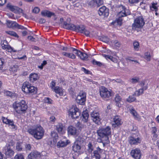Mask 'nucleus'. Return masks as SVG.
Returning <instances> with one entry per match:
<instances>
[{
    "mask_svg": "<svg viewBox=\"0 0 159 159\" xmlns=\"http://www.w3.org/2000/svg\"><path fill=\"white\" fill-rule=\"evenodd\" d=\"M75 142L82 145L84 143V139L81 136H78Z\"/></svg>",
    "mask_w": 159,
    "mask_h": 159,
    "instance_id": "nucleus-30",
    "label": "nucleus"
},
{
    "mask_svg": "<svg viewBox=\"0 0 159 159\" xmlns=\"http://www.w3.org/2000/svg\"><path fill=\"white\" fill-rule=\"evenodd\" d=\"M131 156L135 159H140L141 153L139 149H135L132 150L130 152Z\"/></svg>",
    "mask_w": 159,
    "mask_h": 159,
    "instance_id": "nucleus-16",
    "label": "nucleus"
},
{
    "mask_svg": "<svg viewBox=\"0 0 159 159\" xmlns=\"http://www.w3.org/2000/svg\"><path fill=\"white\" fill-rule=\"evenodd\" d=\"M130 112L133 115V116L135 117L138 118V115L135 110L134 108L132 107L130 109Z\"/></svg>",
    "mask_w": 159,
    "mask_h": 159,
    "instance_id": "nucleus-41",
    "label": "nucleus"
},
{
    "mask_svg": "<svg viewBox=\"0 0 159 159\" xmlns=\"http://www.w3.org/2000/svg\"><path fill=\"white\" fill-rule=\"evenodd\" d=\"M129 96L127 99V101L129 102H133L136 100V98L134 97V95Z\"/></svg>",
    "mask_w": 159,
    "mask_h": 159,
    "instance_id": "nucleus-46",
    "label": "nucleus"
},
{
    "mask_svg": "<svg viewBox=\"0 0 159 159\" xmlns=\"http://www.w3.org/2000/svg\"><path fill=\"white\" fill-rule=\"evenodd\" d=\"M56 129L59 133L63 134L65 132L64 127L61 123H58L56 125Z\"/></svg>",
    "mask_w": 159,
    "mask_h": 159,
    "instance_id": "nucleus-18",
    "label": "nucleus"
},
{
    "mask_svg": "<svg viewBox=\"0 0 159 159\" xmlns=\"http://www.w3.org/2000/svg\"><path fill=\"white\" fill-rule=\"evenodd\" d=\"M152 134L154 139H155L157 137V135L156 132L157 131V129L156 127H154L152 128Z\"/></svg>",
    "mask_w": 159,
    "mask_h": 159,
    "instance_id": "nucleus-34",
    "label": "nucleus"
},
{
    "mask_svg": "<svg viewBox=\"0 0 159 159\" xmlns=\"http://www.w3.org/2000/svg\"><path fill=\"white\" fill-rule=\"evenodd\" d=\"M2 120L3 122L6 124H7L8 123V121L10 120L8 119L7 118L3 117H2Z\"/></svg>",
    "mask_w": 159,
    "mask_h": 159,
    "instance_id": "nucleus-56",
    "label": "nucleus"
},
{
    "mask_svg": "<svg viewBox=\"0 0 159 159\" xmlns=\"http://www.w3.org/2000/svg\"><path fill=\"white\" fill-rule=\"evenodd\" d=\"M100 40L102 42L108 43L109 42V39L106 36L102 37Z\"/></svg>",
    "mask_w": 159,
    "mask_h": 159,
    "instance_id": "nucleus-49",
    "label": "nucleus"
},
{
    "mask_svg": "<svg viewBox=\"0 0 159 159\" xmlns=\"http://www.w3.org/2000/svg\"><path fill=\"white\" fill-rule=\"evenodd\" d=\"M40 153L37 151H32L28 156V159H36L38 157H39Z\"/></svg>",
    "mask_w": 159,
    "mask_h": 159,
    "instance_id": "nucleus-20",
    "label": "nucleus"
},
{
    "mask_svg": "<svg viewBox=\"0 0 159 159\" xmlns=\"http://www.w3.org/2000/svg\"><path fill=\"white\" fill-rule=\"evenodd\" d=\"M157 5V3H152L150 7L152 10H155V12H156L158 10Z\"/></svg>",
    "mask_w": 159,
    "mask_h": 159,
    "instance_id": "nucleus-43",
    "label": "nucleus"
},
{
    "mask_svg": "<svg viewBox=\"0 0 159 159\" xmlns=\"http://www.w3.org/2000/svg\"><path fill=\"white\" fill-rule=\"evenodd\" d=\"M119 8L121 11L118 13V18L116 20V22H116L118 25H121L122 21L121 18L129 15L130 13L129 12L128 10L126 9L125 7L122 5H120Z\"/></svg>",
    "mask_w": 159,
    "mask_h": 159,
    "instance_id": "nucleus-4",
    "label": "nucleus"
},
{
    "mask_svg": "<svg viewBox=\"0 0 159 159\" xmlns=\"http://www.w3.org/2000/svg\"><path fill=\"white\" fill-rule=\"evenodd\" d=\"M143 93V90L140 89L136 91L135 92L134 95L138 96Z\"/></svg>",
    "mask_w": 159,
    "mask_h": 159,
    "instance_id": "nucleus-50",
    "label": "nucleus"
},
{
    "mask_svg": "<svg viewBox=\"0 0 159 159\" xmlns=\"http://www.w3.org/2000/svg\"><path fill=\"white\" fill-rule=\"evenodd\" d=\"M111 43L116 48H120L121 46L120 43L117 40H112Z\"/></svg>",
    "mask_w": 159,
    "mask_h": 159,
    "instance_id": "nucleus-40",
    "label": "nucleus"
},
{
    "mask_svg": "<svg viewBox=\"0 0 159 159\" xmlns=\"http://www.w3.org/2000/svg\"><path fill=\"white\" fill-rule=\"evenodd\" d=\"M100 96L103 98H109L111 96L110 91L103 86H101L99 89Z\"/></svg>",
    "mask_w": 159,
    "mask_h": 159,
    "instance_id": "nucleus-10",
    "label": "nucleus"
},
{
    "mask_svg": "<svg viewBox=\"0 0 159 159\" xmlns=\"http://www.w3.org/2000/svg\"><path fill=\"white\" fill-rule=\"evenodd\" d=\"M92 63L93 65H97L99 66H100L103 65V64L102 63L99 61H97L95 59L93 60Z\"/></svg>",
    "mask_w": 159,
    "mask_h": 159,
    "instance_id": "nucleus-51",
    "label": "nucleus"
},
{
    "mask_svg": "<svg viewBox=\"0 0 159 159\" xmlns=\"http://www.w3.org/2000/svg\"><path fill=\"white\" fill-rule=\"evenodd\" d=\"M78 51V50L75 48L71 47H70L69 52H73L75 54Z\"/></svg>",
    "mask_w": 159,
    "mask_h": 159,
    "instance_id": "nucleus-57",
    "label": "nucleus"
},
{
    "mask_svg": "<svg viewBox=\"0 0 159 159\" xmlns=\"http://www.w3.org/2000/svg\"><path fill=\"white\" fill-rule=\"evenodd\" d=\"M13 106L16 112L19 114L22 113L27 108V106L25 101L23 100L16 102L13 103Z\"/></svg>",
    "mask_w": 159,
    "mask_h": 159,
    "instance_id": "nucleus-3",
    "label": "nucleus"
},
{
    "mask_svg": "<svg viewBox=\"0 0 159 159\" xmlns=\"http://www.w3.org/2000/svg\"><path fill=\"white\" fill-rule=\"evenodd\" d=\"M54 92L60 96H62L63 95V92L62 89L59 87H55L54 88Z\"/></svg>",
    "mask_w": 159,
    "mask_h": 159,
    "instance_id": "nucleus-27",
    "label": "nucleus"
},
{
    "mask_svg": "<svg viewBox=\"0 0 159 159\" xmlns=\"http://www.w3.org/2000/svg\"><path fill=\"white\" fill-rule=\"evenodd\" d=\"M67 131L69 134L71 135H75L77 133V129L75 127L70 126L68 128Z\"/></svg>",
    "mask_w": 159,
    "mask_h": 159,
    "instance_id": "nucleus-23",
    "label": "nucleus"
},
{
    "mask_svg": "<svg viewBox=\"0 0 159 159\" xmlns=\"http://www.w3.org/2000/svg\"><path fill=\"white\" fill-rule=\"evenodd\" d=\"M1 44L2 48L3 49H6L7 51L10 52H14L16 50L13 49L10 46L7 45V43L6 40H3L1 42Z\"/></svg>",
    "mask_w": 159,
    "mask_h": 159,
    "instance_id": "nucleus-14",
    "label": "nucleus"
},
{
    "mask_svg": "<svg viewBox=\"0 0 159 159\" xmlns=\"http://www.w3.org/2000/svg\"><path fill=\"white\" fill-rule=\"evenodd\" d=\"M139 77H135L130 79V81L132 84H135L139 82Z\"/></svg>",
    "mask_w": 159,
    "mask_h": 159,
    "instance_id": "nucleus-38",
    "label": "nucleus"
},
{
    "mask_svg": "<svg viewBox=\"0 0 159 159\" xmlns=\"http://www.w3.org/2000/svg\"><path fill=\"white\" fill-rule=\"evenodd\" d=\"M133 46L134 49L136 51H138L139 48V43L136 41H134L133 43Z\"/></svg>",
    "mask_w": 159,
    "mask_h": 159,
    "instance_id": "nucleus-37",
    "label": "nucleus"
},
{
    "mask_svg": "<svg viewBox=\"0 0 159 159\" xmlns=\"http://www.w3.org/2000/svg\"><path fill=\"white\" fill-rule=\"evenodd\" d=\"M75 31L84 34L87 36H89V31L85 29V27L83 25H76Z\"/></svg>",
    "mask_w": 159,
    "mask_h": 159,
    "instance_id": "nucleus-11",
    "label": "nucleus"
},
{
    "mask_svg": "<svg viewBox=\"0 0 159 159\" xmlns=\"http://www.w3.org/2000/svg\"><path fill=\"white\" fill-rule=\"evenodd\" d=\"M102 56L107 59H109L111 60V58H112V56L108 55H107L105 54H102Z\"/></svg>",
    "mask_w": 159,
    "mask_h": 159,
    "instance_id": "nucleus-58",
    "label": "nucleus"
},
{
    "mask_svg": "<svg viewBox=\"0 0 159 159\" xmlns=\"http://www.w3.org/2000/svg\"><path fill=\"white\" fill-rule=\"evenodd\" d=\"M16 148L17 151H21L22 150V148L20 143H17L16 144Z\"/></svg>",
    "mask_w": 159,
    "mask_h": 159,
    "instance_id": "nucleus-54",
    "label": "nucleus"
},
{
    "mask_svg": "<svg viewBox=\"0 0 159 159\" xmlns=\"http://www.w3.org/2000/svg\"><path fill=\"white\" fill-rule=\"evenodd\" d=\"M91 117L92 120L93 122L97 125H99L101 123V118L98 112L93 111L91 114Z\"/></svg>",
    "mask_w": 159,
    "mask_h": 159,
    "instance_id": "nucleus-12",
    "label": "nucleus"
},
{
    "mask_svg": "<svg viewBox=\"0 0 159 159\" xmlns=\"http://www.w3.org/2000/svg\"><path fill=\"white\" fill-rule=\"evenodd\" d=\"M5 32L7 34L11 36L17 38L18 37V36L17 34L14 31L9 30L6 31Z\"/></svg>",
    "mask_w": 159,
    "mask_h": 159,
    "instance_id": "nucleus-36",
    "label": "nucleus"
},
{
    "mask_svg": "<svg viewBox=\"0 0 159 159\" xmlns=\"http://www.w3.org/2000/svg\"><path fill=\"white\" fill-rule=\"evenodd\" d=\"M41 14L43 16H47L48 17H50L54 15V13L48 11L44 10L41 12Z\"/></svg>",
    "mask_w": 159,
    "mask_h": 159,
    "instance_id": "nucleus-26",
    "label": "nucleus"
},
{
    "mask_svg": "<svg viewBox=\"0 0 159 159\" xmlns=\"http://www.w3.org/2000/svg\"><path fill=\"white\" fill-rule=\"evenodd\" d=\"M82 146V145L75 142L72 146V149L75 152H78L80 151Z\"/></svg>",
    "mask_w": 159,
    "mask_h": 159,
    "instance_id": "nucleus-22",
    "label": "nucleus"
},
{
    "mask_svg": "<svg viewBox=\"0 0 159 159\" xmlns=\"http://www.w3.org/2000/svg\"><path fill=\"white\" fill-rule=\"evenodd\" d=\"M7 7L10 11L15 13H22L23 10L18 7L12 5L11 4L8 3L7 5Z\"/></svg>",
    "mask_w": 159,
    "mask_h": 159,
    "instance_id": "nucleus-13",
    "label": "nucleus"
},
{
    "mask_svg": "<svg viewBox=\"0 0 159 159\" xmlns=\"http://www.w3.org/2000/svg\"><path fill=\"white\" fill-rule=\"evenodd\" d=\"M6 24L8 27L9 28L12 29L17 28L21 30L26 29L23 26L19 25L15 21L7 20Z\"/></svg>",
    "mask_w": 159,
    "mask_h": 159,
    "instance_id": "nucleus-8",
    "label": "nucleus"
},
{
    "mask_svg": "<svg viewBox=\"0 0 159 159\" xmlns=\"http://www.w3.org/2000/svg\"><path fill=\"white\" fill-rule=\"evenodd\" d=\"M122 123V121L120 117L119 116H115L113 118V123L112 125V126L113 127L115 128L117 126L120 125Z\"/></svg>",
    "mask_w": 159,
    "mask_h": 159,
    "instance_id": "nucleus-17",
    "label": "nucleus"
},
{
    "mask_svg": "<svg viewBox=\"0 0 159 159\" xmlns=\"http://www.w3.org/2000/svg\"><path fill=\"white\" fill-rule=\"evenodd\" d=\"M44 102L48 104H51L52 102V100L49 98H44Z\"/></svg>",
    "mask_w": 159,
    "mask_h": 159,
    "instance_id": "nucleus-52",
    "label": "nucleus"
},
{
    "mask_svg": "<svg viewBox=\"0 0 159 159\" xmlns=\"http://www.w3.org/2000/svg\"><path fill=\"white\" fill-rule=\"evenodd\" d=\"M144 58L147 61H150L151 59V56L150 52H147L144 54Z\"/></svg>",
    "mask_w": 159,
    "mask_h": 159,
    "instance_id": "nucleus-42",
    "label": "nucleus"
},
{
    "mask_svg": "<svg viewBox=\"0 0 159 159\" xmlns=\"http://www.w3.org/2000/svg\"><path fill=\"white\" fill-rule=\"evenodd\" d=\"M28 132L33 136L37 139H41L43 136L44 130L43 128L40 125H37L34 129H30Z\"/></svg>",
    "mask_w": 159,
    "mask_h": 159,
    "instance_id": "nucleus-2",
    "label": "nucleus"
},
{
    "mask_svg": "<svg viewBox=\"0 0 159 159\" xmlns=\"http://www.w3.org/2000/svg\"><path fill=\"white\" fill-rule=\"evenodd\" d=\"M86 93L84 91H80L76 98L77 103L80 105H84L86 101Z\"/></svg>",
    "mask_w": 159,
    "mask_h": 159,
    "instance_id": "nucleus-9",
    "label": "nucleus"
},
{
    "mask_svg": "<svg viewBox=\"0 0 159 159\" xmlns=\"http://www.w3.org/2000/svg\"><path fill=\"white\" fill-rule=\"evenodd\" d=\"M22 90L25 93L29 94H34L37 92V89L31 85L28 82H24L22 85Z\"/></svg>",
    "mask_w": 159,
    "mask_h": 159,
    "instance_id": "nucleus-5",
    "label": "nucleus"
},
{
    "mask_svg": "<svg viewBox=\"0 0 159 159\" xmlns=\"http://www.w3.org/2000/svg\"><path fill=\"white\" fill-rule=\"evenodd\" d=\"M88 149L87 151L88 153L89 154H92L93 151V146L92 144V143L90 142H89L88 145Z\"/></svg>",
    "mask_w": 159,
    "mask_h": 159,
    "instance_id": "nucleus-29",
    "label": "nucleus"
},
{
    "mask_svg": "<svg viewBox=\"0 0 159 159\" xmlns=\"http://www.w3.org/2000/svg\"><path fill=\"white\" fill-rule=\"evenodd\" d=\"M121 98L120 96L118 95H116L115 98V101L116 102V105L118 107L121 106V104L120 103V101H121Z\"/></svg>",
    "mask_w": 159,
    "mask_h": 159,
    "instance_id": "nucleus-32",
    "label": "nucleus"
},
{
    "mask_svg": "<svg viewBox=\"0 0 159 159\" xmlns=\"http://www.w3.org/2000/svg\"><path fill=\"white\" fill-rule=\"evenodd\" d=\"M76 26L73 24L67 23L65 21H64L63 23V27L66 29L75 31Z\"/></svg>",
    "mask_w": 159,
    "mask_h": 159,
    "instance_id": "nucleus-19",
    "label": "nucleus"
},
{
    "mask_svg": "<svg viewBox=\"0 0 159 159\" xmlns=\"http://www.w3.org/2000/svg\"><path fill=\"white\" fill-rule=\"evenodd\" d=\"M117 82L120 83L122 84H125V82L120 79H117L115 80Z\"/></svg>",
    "mask_w": 159,
    "mask_h": 159,
    "instance_id": "nucleus-63",
    "label": "nucleus"
},
{
    "mask_svg": "<svg viewBox=\"0 0 159 159\" xmlns=\"http://www.w3.org/2000/svg\"><path fill=\"white\" fill-rule=\"evenodd\" d=\"M38 78L39 77L38 74L35 73L30 74L29 76L30 80L32 82L36 81Z\"/></svg>",
    "mask_w": 159,
    "mask_h": 159,
    "instance_id": "nucleus-24",
    "label": "nucleus"
},
{
    "mask_svg": "<svg viewBox=\"0 0 159 159\" xmlns=\"http://www.w3.org/2000/svg\"><path fill=\"white\" fill-rule=\"evenodd\" d=\"M145 23L143 17L142 16H139L134 20V23L132 25V28H141L144 25Z\"/></svg>",
    "mask_w": 159,
    "mask_h": 159,
    "instance_id": "nucleus-6",
    "label": "nucleus"
},
{
    "mask_svg": "<svg viewBox=\"0 0 159 159\" xmlns=\"http://www.w3.org/2000/svg\"><path fill=\"white\" fill-rule=\"evenodd\" d=\"M98 12L100 16H103L105 17H107L109 15L108 9L104 6L100 7L98 10Z\"/></svg>",
    "mask_w": 159,
    "mask_h": 159,
    "instance_id": "nucleus-15",
    "label": "nucleus"
},
{
    "mask_svg": "<svg viewBox=\"0 0 159 159\" xmlns=\"http://www.w3.org/2000/svg\"><path fill=\"white\" fill-rule=\"evenodd\" d=\"M51 138L53 139V143H56L57 140L58 139V136L57 134L54 131H52L51 133Z\"/></svg>",
    "mask_w": 159,
    "mask_h": 159,
    "instance_id": "nucleus-28",
    "label": "nucleus"
},
{
    "mask_svg": "<svg viewBox=\"0 0 159 159\" xmlns=\"http://www.w3.org/2000/svg\"><path fill=\"white\" fill-rule=\"evenodd\" d=\"M7 124L9 126H11L12 129H15L16 127L15 125H14V123L12 120H9L8 123Z\"/></svg>",
    "mask_w": 159,
    "mask_h": 159,
    "instance_id": "nucleus-48",
    "label": "nucleus"
},
{
    "mask_svg": "<svg viewBox=\"0 0 159 159\" xmlns=\"http://www.w3.org/2000/svg\"><path fill=\"white\" fill-rule=\"evenodd\" d=\"M141 140L139 138H134L132 137H130L129 138V142L131 144H136L140 143Z\"/></svg>",
    "mask_w": 159,
    "mask_h": 159,
    "instance_id": "nucleus-21",
    "label": "nucleus"
},
{
    "mask_svg": "<svg viewBox=\"0 0 159 159\" xmlns=\"http://www.w3.org/2000/svg\"><path fill=\"white\" fill-rule=\"evenodd\" d=\"M98 151H94L93 152V155L94 156L96 159H100L101 157V156L99 154V152H97Z\"/></svg>",
    "mask_w": 159,
    "mask_h": 159,
    "instance_id": "nucleus-47",
    "label": "nucleus"
},
{
    "mask_svg": "<svg viewBox=\"0 0 159 159\" xmlns=\"http://www.w3.org/2000/svg\"><path fill=\"white\" fill-rule=\"evenodd\" d=\"M81 70L84 72L86 74H89L90 72V71L86 69L84 67H82L81 68Z\"/></svg>",
    "mask_w": 159,
    "mask_h": 159,
    "instance_id": "nucleus-61",
    "label": "nucleus"
},
{
    "mask_svg": "<svg viewBox=\"0 0 159 159\" xmlns=\"http://www.w3.org/2000/svg\"><path fill=\"white\" fill-rule=\"evenodd\" d=\"M40 11V9L38 7H36L34 8L33 10V12L35 13H38Z\"/></svg>",
    "mask_w": 159,
    "mask_h": 159,
    "instance_id": "nucleus-59",
    "label": "nucleus"
},
{
    "mask_svg": "<svg viewBox=\"0 0 159 159\" xmlns=\"http://www.w3.org/2000/svg\"><path fill=\"white\" fill-rule=\"evenodd\" d=\"M3 63L4 61L3 60L0 59V70L2 69Z\"/></svg>",
    "mask_w": 159,
    "mask_h": 159,
    "instance_id": "nucleus-60",
    "label": "nucleus"
},
{
    "mask_svg": "<svg viewBox=\"0 0 159 159\" xmlns=\"http://www.w3.org/2000/svg\"><path fill=\"white\" fill-rule=\"evenodd\" d=\"M89 117V114L86 111H84L82 114V116L81 117L82 121L84 122H86L88 120Z\"/></svg>",
    "mask_w": 159,
    "mask_h": 159,
    "instance_id": "nucleus-25",
    "label": "nucleus"
},
{
    "mask_svg": "<svg viewBox=\"0 0 159 159\" xmlns=\"http://www.w3.org/2000/svg\"><path fill=\"white\" fill-rule=\"evenodd\" d=\"M69 116H70L73 119L77 118L80 114L79 109L75 106H73L68 111Z\"/></svg>",
    "mask_w": 159,
    "mask_h": 159,
    "instance_id": "nucleus-7",
    "label": "nucleus"
},
{
    "mask_svg": "<svg viewBox=\"0 0 159 159\" xmlns=\"http://www.w3.org/2000/svg\"><path fill=\"white\" fill-rule=\"evenodd\" d=\"M68 143L62 140L59 141L57 144V146L58 148L63 147L66 146Z\"/></svg>",
    "mask_w": 159,
    "mask_h": 159,
    "instance_id": "nucleus-33",
    "label": "nucleus"
},
{
    "mask_svg": "<svg viewBox=\"0 0 159 159\" xmlns=\"http://www.w3.org/2000/svg\"><path fill=\"white\" fill-rule=\"evenodd\" d=\"M5 154L7 156L11 157L14 155V152L9 148H7L6 150Z\"/></svg>",
    "mask_w": 159,
    "mask_h": 159,
    "instance_id": "nucleus-31",
    "label": "nucleus"
},
{
    "mask_svg": "<svg viewBox=\"0 0 159 159\" xmlns=\"http://www.w3.org/2000/svg\"><path fill=\"white\" fill-rule=\"evenodd\" d=\"M80 54V55H79L78 57H80V59L82 60H85L88 57L87 55L85 53L82 52H81V53Z\"/></svg>",
    "mask_w": 159,
    "mask_h": 159,
    "instance_id": "nucleus-39",
    "label": "nucleus"
},
{
    "mask_svg": "<svg viewBox=\"0 0 159 159\" xmlns=\"http://www.w3.org/2000/svg\"><path fill=\"white\" fill-rule=\"evenodd\" d=\"M12 93L10 91H6L4 92V94L7 96H11L12 95Z\"/></svg>",
    "mask_w": 159,
    "mask_h": 159,
    "instance_id": "nucleus-62",
    "label": "nucleus"
},
{
    "mask_svg": "<svg viewBox=\"0 0 159 159\" xmlns=\"http://www.w3.org/2000/svg\"><path fill=\"white\" fill-rule=\"evenodd\" d=\"M96 4V7H97L102 5L103 3V1H95Z\"/></svg>",
    "mask_w": 159,
    "mask_h": 159,
    "instance_id": "nucleus-53",
    "label": "nucleus"
},
{
    "mask_svg": "<svg viewBox=\"0 0 159 159\" xmlns=\"http://www.w3.org/2000/svg\"><path fill=\"white\" fill-rule=\"evenodd\" d=\"M98 136L102 138H104L105 143H103L104 147L105 144H108L109 143L108 136L111 134V129L110 127L107 126L106 128H102L99 129L97 131Z\"/></svg>",
    "mask_w": 159,
    "mask_h": 159,
    "instance_id": "nucleus-1",
    "label": "nucleus"
},
{
    "mask_svg": "<svg viewBox=\"0 0 159 159\" xmlns=\"http://www.w3.org/2000/svg\"><path fill=\"white\" fill-rule=\"evenodd\" d=\"M28 39L32 41H35V39L31 36H28Z\"/></svg>",
    "mask_w": 159,
    "mask_h": 159,
    "instance_id": "nucleus-64",
    "label": "nucleus"
},
{
    "mask_svg": "<svg viewBox=\"0 0 159 159\" xmlns=\"http://www.w3.org/2000/svg\"><path fill=\"white\" fill-rule=\"evenodd\" d=\"M14 159H25L24 156L22 153H19L14 157Z\"/></svg>",
    "mask_w": 159,
    "mask_h": 159,
    "instance_id": "nucleus-44",
    "label": "nucleus"
},
{
    "mask_svg": "<svg viewBox=\"0 0 159 159\" xmlns=\"http://www.w3.org/2000/svg\"><path fill=\"white\" fill-rule=\"evenodd\" d=\"M88 3L89 7H96L95 1H88Z\"/></svg>",
    "mask_w": 159,
    "mask_h": 159,
    "instance_id": "nucleus-45",
    "label": "nucleus"
},
{
    "mask_svg": "<svg viewBox=\"0 0 159 159\" xmlns=\"http://www.w3.org/2000/svg\"><path fill=\"white\" fill-rule=\"evenodd\" d=\"M67 57L72 59H74L75 58V56L72 53L68 52Z\"/></svg>",
    "mask_w": 159,
    "mask_h": 159,
    "instance_id": "nucleus-55",
    "label": "nucleus"
},
{
    "mask_svg": "<svg viewBox=\"0 0 159 159\" xmlns=\"http://www.w3.org/2000/svg\"><path fill=\"white\" fill-rule=\"evenodd\" d=\"M76 126L79 129L81 130L85 128L86 126L84 124H83L82 123H80V122H78L76 124Z\"/></svg>",
    "mask_w": 159,
    "mask_h": 159,
    "instance_id": "nucleus-35",
    "label": "nucleus"
}]
</instances>
